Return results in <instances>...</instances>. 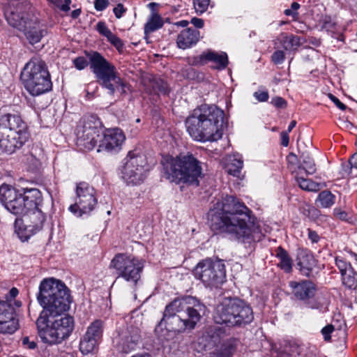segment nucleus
I'll return each mask as SVG.
<instances>
[{
    "mask_svg": "<svg viewBox=\"0 0 357 357\" xmlns=\"http://www.w3.org/2000/svg\"><path fill=\"white\" fill-rule=\"evenodd\" d=\"M0 202L11 213L26 215L27 225L24 224L22 218H16L14 223L15 231L22 242L43 229V197L38 189L22 188L18 190L3 184L0 186Z\"/></svg>",
    "mask_w": 357,
    "mask_h": 357,
    "instance_id": "f257e3e1",
    "label": "nucleus"
},
{
    "mask_svg": "<svg viewBox=\"0 0 357 357\" xmlns=\"http://www.w3.org/2000/svg\"><path fill=\"white\" fill-rule=\"evenodd\" d=\"M213 230L225 231L239 243L250 245L260 237V228L251 211L236 197L226 195L208 213Z\"/></svg>",
    "mask_w": 357,
    "mask_h": 357,
    "instance_id": "f03ea898",
    "label": "nucleus"
},
{
    "mask_svg": "<svg viewBox=\"0 0 357 357\" xmlns=\"http://www.w3.org/2000/svg\"><path fill=\"white\" fill-rule=\"evenodd\" d=\"M70 290L61 280L46 278V343H61L73 330V319L62 314L69 309Z\"/></svg>",
    "mask_w": 357,
    "mask_h": 357,
    "instance_id": "7ed1b4c3",
    "label": "nucleus"
},
{
    "mask_svg": "<svg viewBox=\"0 0 357 357\" xmlns=\"http://www.w3.org/2000/svg\"><path fill=\"white\" fill-rule=\"evenodd\" d=\"M207 311L206 306L193 296L177 298L166 305L156 330L165 326L174 333L192 330Z\"/></svg>",
    "mask_w": 357,
    "mask_h": 357,
    "instance_id": "20e7f679",
    "label": "nucleus"
},
{
    "mask_svg": "<svg viewBox=\"0 0 357 357\" xmlns=\"http://www.w3.org/2000/svg\"><path fill=\"white\" fill-rule=\"evenodd\" d=\"M224 112L217 106L203 105L193 110L186 119L189 135L197 141H217L222 135Z\"/></svg>",
    "mask_w": 357,
    "mask_h": 357,
    "instance_id": "39448f33",
    "label": "nucleus"
},
{
    "mask_svg": "<svg viewBox=\"0 0 357 357\" xmlns=\"http://www.w3.org/2000/svg\"><path fill=\"white\" fill-rule=\"evenodd\" d=\"M86 56L89 61L84 56H78L73 60V64L77 70H82L89 64L97 82L108 91L109 95L113 96L116 91H119L121 94L126 93V84L112 63L98 52L86 53Z\"/></svg>",
    "mask_w": 357,
    "mask_h": 357,
    "instance_id": "423d86ee",
    "label": "nucleus"
},
{
    "mask_svg": "<svg viewBox=\"0 0 357 357\" xmlns=\"http://www.w3.org/2000/svg\"><path fill=\"white\" fill-rule=\"evenodd\" d=\"M161 163L166 178L176 184L198 186L199 179L204 176L202 162L192 153L180 155L175 158L167 156Z\"/></svg>",
    "mask_w": 357,
    "mask_h": 357,
    "instance_id": "0eeeda50",
    "label": "nucleus"
},
{
    "mask_svg": "<svg viewBox=\"0 0 357 357\" xmlns=\"http://www.w3.org/2000/svg\"><path fill=\"white\" fill-rule=\"evenodd\" d=\"M213 317L218 324L241 327L253 321L254 313L251 306L245 301L237 298H227L217 305Z\"/></svg>",
    "mask_w": 357,
    "mask_h": 357,
    "instance_id": "6e6552de",
    "label": "nucleus"
},
{
    "mask_svg": "<svg viewBox=\"0 0 357 357\" xmlns=\"http://www.w3.org/2000/svg\"><path fill=\"white\" fill-rule=\"evenodd\" d=\"M26 124L17 114L0 118V151L8 154L20 148L28 139Z\"/></svg>",
    "mask_w": 357,
    "mask_h": 357,
    "instance_id": "1a4fd4ad",
    "label": "nucleus"
},
{
    "mask_svg": "<svg viewBox=\"0 0 357 357\" xmlns=\"http://www.w3.org/2000/svg\"><path fill=\"white\" fill-rule=\"evenodd\" d=\"M194 275L206 287H218L225 281V264L219 259L207 258L200 261L193 270Z\"/></svg>",
    "mask_w": 357,
    "mask_h": 357,
    "instance_id": "9d476101",
    "label": "nucleus"
},
{
    "mask_svg": "<svg viewBox=\"0 0 357 357\" xmlns=\"http://www.w3.org/2000/svg\"><path fill=\"white\" fill-rule=\"evenodd\" d=\"M20 78L25 88L32 96H39L45 92V63L39 57H33L26 64Z\"/></svg>",
    "mask_w": 357,
    "mask_h": 357,
    "instance_id": "9b49d317",
    "label": "nucleus"
},
{
    "mask_svg": "<svg viewBox=\"0 0 357 357\" xmlns=\"http://www.w3.org/2000/svg\"><path fill=\"white\" fill-rule=\"evenodd\" d=\"M96 116H86L76 129L77 144L80 149L92 150L100 139L102 129Z\"/></svg>",
    "mask_w": 357,
    "mask_h": 357,
    "instance_id": "f8f14e48",
    "label": "nucleus"
},
{
    "mask_svg": "<svg viewBox=\"0 0 357 357\" xmlns=\"http://www.w3.org/2000/svg\"><path fill=\"white\" fill-rule=\"evenodd\" d=\"M109 267L116 271L118 278H123L135 285L140 280L144 268L142 261L124 254H117L112 259Z\"/></svg>",
    "mask_w": 357,
    "mask_h": 357,
    "instance_id": "ddd939ff",
    "label": "nucleus"
},
{
    "mask_svg": "<svg viewBox=\"0 0 357 357\" xmlns=\"http://www.w3.org/2000/svg\"><path fill=\"white\" fill-rule=\"evenodd\" d=\"M97 202L94 188L87 183L81 182L76 188L75 202L69 206V211L81 217L92 211Z\"/></svg>",
    "mask_w": 357,
    "mask_h": 357,
    "instance_id": "4468645a",
    "label": "nucleus"
},
{
    "mask_svg": "<svg viewBox=\"0 0 357 357\" xmlns=\"http://www.w3.org/2000/svg\"><path fill=\"white\" fill-rule=\"evenodd\" d=\"M140 340V329L130 325L116 338L114 347L119 353L128 354L136 349Z\"/></svg>",
    "mask_w": 357,
    "mask_h": 357,
    "instance_id": "2eb2a0df",
    "label": "nucleus"
},
{
    "mask_svg": "<svg viewBox=\"0 0 357 357\" xmlns=\"http://www.w3.org/2000/svg\"><path fill=\"white\" fill-rule=\"evenodd\" d=\"M15 309L11 301H0V333H13L18 328Z\"/></svg>",
    "mask_w": 357,
    "mask_h": 357,
    "instance_id": "dca6fc26",
    "label": "nucleus"
},
{
    "mask_svg": "<svg viewBox=\"0 0 357 357\" xmlns=\"http://www.w3.org/2000/svg\"><path fill=\"white\" fill-rule=\"evenodd\" d=\"M125 139L123 131L119 128L106 130L99 139L98 151L117 152L121 150Z\"/></svg>",
    "mask_w": 357,
    "mask_h": 357,
    "instance_id": "f3484780",
    "label": "nucleus"
},
{
    "mask_svg": "<svg viewBox=\"0 0 357 357\" xmlns=\"http://www.w3.org/2000/svg\"><path fill=\"white\" fill-rule=\"evenodd\" d=\"M141 157H132L126 160L121 170L122 178L128 184H139L144 178Z\"/></svg>",
    "mask_w": 357,
    "mask_h": 357,
    "instance_id": "a211bd4d",
    "label": "nucleus"
},
{
    "mask_svg": "<svg viewBox=\"0 0 357 357\" xmlns=\"http://www.w3.org/2000/svg\"><path fill=\"white\" fill-rule=\"evenodd\" d=\"M289 286L294 297L301 301H307L313 298L317 289L316 285L310 280L290 281Z\"/></svg>",
    "mask_w": 357,
    "mask_h": 357,
    "instance_id": "6ab92c4d",
    "label": "nucleus"
},
{
    "mask_svg": "<svg viewBox=\"0 0 357 357\" xmlns=\"http://www.w3.org/2000/svg\"><path fill=\"white\" fill-rule=\"evenodd\" d=\"M225 334V331L218 326H208L203 332L199 338L200 343L205 348H212L220 343Z\"/></svg>",
    "mask_w": 357,
    "mask_h": 357,
    "instance_id": "aec40b11",
    "label": "nucleus"
},
{
    "mask_svg": "<svg viewBox=\"0 0 357 357\" xmlns=\"http://www.w3.org/2000/svg\"><path fill=\"white\" fill-rule=\"evenodd\" d=\"M195 63L200 65H204L207 61H213L216 64L214 68L218 70L225 69L228 64L227 55L225 52L218 54L215 52L208 51L195 57Z\"/></svg>",
    "mask_w": 357,
    "mask_h": 357,
    "instance_id": "412c9836",
    "label": "nucleus"
},
{
    "mask_svg": "<svg viewBox=\"0 0 357 357\" xmlns=\"http://www.w3.org/2000/svg\"><path fill=\"white\" fill-rule=\"evenodd\" d=\"M200 33L192 28H187L180 32L176 38L178 48L185 50L196 45L199 40Z\"/></svg>",
    "mask_w": 357,
    "mask_h": 357,
    "instance_id": "4be33fe9",
    "label": "nucleus"
},
{
    "mask_svg": "<svg viewBox=\"0 0 357 357\" xmlns=\"http://www.w3.org/2000/svg\"><path fill=\"white\" fill-rule=\"evenodd\" d=\"M297 260V265L299 266L301 273L309 277L316 265V261L312 254L307 250H301L298 252Z\"/></svg>",
    "mask_w": 357,
    "mask_h": 357,
    "instance_id": "5701e85b",
    "label": "nucleus"
},
{
    "mask_svg": "<svg viewBox=\"0 0 357 357\" xmlns=\"http://www.w3.org/2000/svg\"><path fill=\"white\" fill-rule=\"evenodd\" d=\"M45 291V279L42 280L39 286V292L37 296V299L39 304L43 307L39 317L36 320V326L38 328V335L42 340L45 341V317L43 316L45 312V296H43V291Z\"/></svg>",
    "mask_w": 357,
    "mask_h": 357,
    "instance_id": "b1692460",
    "label": "nucleus"
},
{
    "mask_svg": "<svg viewBox=\"0 0 357 357\" xmlns=\"http://www.w3.org/2000/svg\"><path fill=\"white\" fill-rule=\"evenodd\" d=\"M243 162L238 154L229 156L225 165L226 172L234 176L238 177L243 167Z\"/></svg>",
    "mask_w": 357,
    "mask_h": 357,
    "instance_id": "393cba45",
    "label": "nucleus"
},
{
    "mask_svg": "<svg viewBox=\"0 0 357 357\" xmlns=\"http://www.w3.org/2000/svg\"><path fill=\"white\" fill-rule=\"evenodd\" d=\"M236 341L229 340L219 349L211 354L210 357H231L236 350Z\"/></svg>",
    "mask_w": 357,
    "mask_h": 357,
    "instance_id": "a878e982",
    "label": "nucleus"
},
{
    "mask_svg": "<svg viewBox=\"0 0 357 357\" xmlns=\"http://www.w3.org/2000/svg\"><path fill=\"white\" fill-rule=\"evenodd\" d=\"M6 19L10 25L19 30L24 29L26 24H30V21L27 20L24 14L20 13L17 11H12L6 16Z\"/></svg>",
    "mask_w": 357,
    "mask_h": 357,
    "instance_id": "bb28decb",
    "label": "nucleus"
},
{
    "mask_svg": "<svg viewBox=\"0 0 357 357\" xmlns=\"http://www.w3.org/2000/svg\"><path fill=\"white\" fill-rule=\"evenodd\" d=\"M164 21L158 13L151 14L144 25V33L149 34L162 27Z\"/></svg>",
    "mask_w": 357,
    "mask_h": 357,
    "instance_id": "cd10ccee",
    "label": "nucleus"
},
{
    "mask_svg": "<svg viewBox=\"0 0 357 357\" xmlns=\"http://www.w3.org/2000/svg\"><path fill=\"white\" fill-rule=\"evenodd\" d=\"M278 40L286 50L296 49L300 46V38L292 34L282 33L280 35Z\"/></svg>",
    "mask_w": 357,
    "mask_h": 357,
    "instance_id": "c85d7f7f",
    "label": "nucleus"
},
{
    "mask_svg": "<svg viewBox=\"0 0 357 357\" xmlns=\"http://www.w3.org/2000/svg\"><path fill=\"white\" fill-rule=\"evenodd\" d=\"M300 159H302V162L298 166L299 169L305 170L307 174H313L316 172V167L314 160L307 151L300 153Z\"/></svg>",
    "mask_w": 357,
    "mask_h": 357,
    "instance_id": "c756f323",
    "label": "nucleus"
},
{
    "mask_svg": "<svg viewBox=\"0 0 357 357\" xmlns=\"http://www.w3.org/2000/svg\"><path fill=\"white\" fill-rule=\"evenodd\" d=\"M276 257L280 259L279 266L285 272H290L292 268L291 259L287 252L282 247H278L276 250Z\"/></svg>",
    "mask_w": 357,
    "mask_h": 357,
    "instance_id": "7c9ffc66",
    "label": "nucleus"
},
{
    "mask_svg": "<svg viewBox=\"0 0 357 357\" xmlns=\"http://www.w3.org/2000/svg\"><path fill=\"white\" fill-rule=\"evenodd\" d=\"M20 31L24 32L31 44L39 42L42 38L41 32L36 26L31 27V22H30V24H26L24 29H22Z\"/></svg>",
    "mask_w": 357,
    "mask_h": 357,
    "instance_id": "2f4dec72",
    "label": "nucleus"
},
{
    "mask_svg": "<svg viewBox=\"0 0 357 357\" xmlns=\"http://www.w3.org/2000/svg\"><path fill=\"white\" fill-rule=\"evenodd\" d=\"M98 341L95 340L94 337H90L86 335L80 341L79 350L83 354H90L96 349Z\"/></svg>",
    "mask_w": 357,
    "mask_h": 357,
    "instance_id": "473e14b6",
    "label": "nucleus"
},
{
    "mask_svg": "<svg viewBox=\"0 0 357 357\" xmlns=\"http://www.w3.org/2000/svg\"><path fill=\"white\" fill-rule=\"evenodd\" d=\"M90 337H94L98 342L100 340L102 335V322L100 320H96L88 328L85 334Z\"/></svg>",
    "mask_w": 357,
    "mask_h": 357,
    "instance_id": "72a5a7b5",
    "label": "nucleus"
},
{
    "mask_svg": "<svg viewBox=\"0 0 357 357\" xmlns=\"http://www.w3.org/2000/svg\"><path fill=\"white\" fill-rule=\"evenodd\" d=\"M342 284L349 289H355L357 287V278L351 267H349L347 271L342 273Z\"/></svg>",
    "mask_w": 357,
    "mask_h": 357,
    "instance_id": "f704fd0d",
    "label": "nucleus"
},
{
    "mask_svg": "<svg viewBox=\"0 0 357 357\" xmlns=\"http://www.w3.org/2000/svg\"><path fill=\"white\" fill-rule=\"evenodd\" d=\"M335 200V197L329 190H324L319 194L317 202L323 208H329L332 206Z\"/></svg>",
    "mask_w": 357,
    "mask_h": 357,
    "instance_id": "c9c22d12",
    "label": "nucleus"
},
{
    "mask_svg": "<svg viewBox=\"0 0 357 357\" xmlns=\"http://www.w3.org/2000/svg\"><path fill=\"white\" fill-rule=\"evenodd\" d=\"M296 181L301 188L307 191H317L319 190V184L310 179L297 176Z\"/></svg>",
    "mask_w": 357,
    "mask_h": 357,
    "instance_id": "e433bc0d",
    "label": "nucleus"
},
{
    "mask_svg": "<svg viewBox=\"0 0 357 357\" xmlns=\"http://www.w3.org/2000/svg\"><path fill=\"white\" fill-rule=\"evenodd\" d=\"M153 91L158 94L166 95L169 93V86L166 82L161 79H155L151 82Z\"/></svg>",
    "mask_w": 357,
    "mask_h": 357,
    "instance_id": "4c0bfd02",
    "label": "nucleus"
},
{
    "mask_svg": "<svg viewBox=\"0 0 357 357\" xmlns=\"http://www.w3.org/2000/svg\"><path fill=\"white\" fill-rule=\"evenodd\" d=\"M50 4H52L55 8L60 9L62 11L68 12L70 10V5L71 0H64L62 3V0H47Z\"/></svg>",
    "mask_w": 357,
    "mask_h": 357,
    "instance_id": "58836bf2",
    "label": "nucleus"
},
{
    "mask_svg": "<svg viewBox=\"0 0 357 357\" xmlns=\"http://www.w3.org/2000/svg\"><path fill=\"white\" fill-rule=\"evenodd\" d=\"M210 0H194V7L197 13H204L209 5Z\"/></svg>",
    "mask_w": 357,
    "mask_h": 357,
    "instance_id": "ea45409f",
    "label": "nucleus"
},
{
    "mask_svg": "<svg viewBox=\"0 0 357 357\" xmlns=\"http://www.w3.org/2000/svg\"><path fill=\"white\" fill-rule=\"evenodd\" d=\"M333 214L337 218L341 220L347 222H351V215L344 211H342L340 208H335L333 211Z\"/></svg>",
    "mask_w": 357,
    "mask_h": 357,
    "instance_id": "a19ab883",
    "label": "nucleus"
},
{
    "mask_svg": "<svg viewBox=\"0 0 357 357\" xmlns=\"http://www.w3.org/2000/svg\"><path fill=\"white\" fill-rule=\"evenodd\" d=\"M107 40L112 44L118 50H120L123 47L122 40L113 33L107 38Z\"/></svg>",
    "mask_w": 357,
    "mask_h": 357,
    "instance_id": "79ce46f5",
    "label": "nucleus"
},
{
    "mask_svg": "<svg viewBox=\"0 0 357 357\" xmlns=\"http://www.w3.org/2000/svg\"><path fill=\"white\" fill-rule=\"evenodd\" d=\"M96 27L98 31L106 38H108L112 33L104 22H99L97 24Z\"/></svg>",
    "mask_w": 357,
    "mask_h": 357,
    "instance_id": "37998d69",
    "label": "nucleus"
},
{
    "mask_svg": "<svg viewBox=\"0 0 357 357\" xmlns=\"http://www.w3.org/2000/svg\"><path fill=\"white\" fill-rule=\"evenodd\" d=\"M272 61L275 64L282 63L284 60V53L281 51H275L271 56Z\"/></svg>",
    "mask_w": 357,
    "mask_h": 357,
    "instance_id": "c03bdc74",
    "label": "nucleus"
},
{
    "mask_svg": "<svg viewBox=\"0 0 357 357\" xmlns=\"http://www.w3.org/2000/svg\"><path fill=\"white\" fill-rule=\"evenodd\" d=\"M22 346L29 349H34L36 348V342L34 340H31L29 337L24 336L22 338Z\"/></svg>",
    "mask_w": 357,
    "mask_h": 357,
    "instance_id": "a18cd8bd",
    "label": "nucleus"
},
{
    "mask_svg": "<svg viewBox=\"0 0 357 357\" xmlns=\"http://www.w3.org/2000/svg\"><path fill=\"white\" fill-rule=\"evenodd\" d=\"M335 263L337 266L340 269L341 274H342V273L347 271L349 267H351L350 264H348L344 260L339 259L337 257L335 259Z\"/></svg>",
    "mask_w": 357,
    "mask_h": 357,
    "instance_id": "49530a36",
    "label": "nucleus"
},
{
    "mask_svg": "<svg viewBox=\"0 0 357 357\" xmlns=\"http://www.w3.org/2000/svg\"><path fill=\"white\" fill-rule=\"evenodd\" d=\"M334 331V326L331 324H328L321 329V334L324 336L325 341L331 340V334Z\"/></svg>",
    "mask_w": 357,
    "mask_h": 357,
    "instance_id": "de8ad7c7",
    "label": "nucleus"
},
{
    "mask_svg": "<svg viewBox=\"0 0 357 357\" xmlns=\"http://www.w3.org/2000/svg\"><path fill=\"white\" fill-rule=\"evenodd\" d=\"M108 0H94V7L98 11H102L109 6Z\"/></svg>",
    "mask_w": 357,
    "mask_h": 357,
    "instance_id": "09e8293b",
    "label": "nucleus"
},
{
    "mask_svg": "<svg viewBox=\"0 0 357 357\" xmlns=\"http://www.w3.org/2000/svg\"><path fill=\"white\" fill-rule=\"evenodd\" d=\"M271 104L277 108H284L287 106V101L281 97H275L272 98Z\"/></svg>",
    "mask_w": 357,
    "mask_h": 357,
    "instance_id": "8fccbe9b",
    "label": "nucleus"
},
{
    "mask_svg": "<svg viewBox=\"0 0 357 357\" xmlns=\"http://www.w3.org/2000/svg\"><path fill=\"white\" fill-rule=\"evenodd\" d=\"M126 8L123 7L122 3H118L117 6L113 9V12L116 18H121L123 15L126 12Z\"/></svg>",
    "mask_w": 357,
    "mask_h": 357,
    "instance_id": "3c124183",
    "label": "nucleus"
},
{
    "mask_svg": "<svg viewBox=\"0 0 357 357\" xmlns=\"http://www.w3.org/2000/svg\"><path fill=\"white\" fill-rule=\"evenodd\" d=\"M254 96L257 98V100L260 102H266L268 99V93L267 91H256L254 93Z\"/></svg>",
    "mask_w": 357,
    "mask_h": 357,
    "instance_id": "603ef678",
    "label": "nucleus"
},
{
    "mask_svg": "<svg viewBox=\"0 0 357 357\" xmlns=\"http://www.w3.org/2000/svg\"><path fill=\"white\" fill-rule=\"evenodd\" d=\"M328 97L331 99V101L334 102V104L341 110H345L347 109V106L341 102L340 100L335 97L332 93H328Z\"/></svg>",
    "mask_w": 357,
    "mask_h": 357,
    "instance_id": "864d4df0",
    "label": "nucleus"
},
{
    "mask_svg": "<svg viewBox=\"0 0 357 357\" xmlns=\"http://www.w3.org/2000/svg\"><path fill=\"white\" fill-rule=\"evenodd\" d=\"M18 290L17 288L15 287H13L10 291H9V297L7 296H6V301H11V303H13V299H14L18 294ZM13 305V303H12Z\"/></svg>",
    "mask_w": 357,
    "mask_h": 357,
    "instance_id": "5fc2aeb1",
    "label": "nucleus"
},
{
    "mask_svg": "<svg viewBox=\"0 0 357 357\" xmlns=\"http://www.w3.org/2000/svg\"><path fill=\"white\" fill-rule=\"evenodd\" d=\"M191 23L198 29L202 28L204 26V20L200 18L193 17L191 20Z\"/></svg>",
    "mask_w": 357,
    "mask_h": 357,
    "instance_id": "6e6d98bb",
    "label": "nucleus"
},
{
    "mask_svg": "<svg viewBox=\"0 0 357 357\" xmlns=\"http://www.w3.org/2000/svg\"><path fill=\"white\" fill-rule=\"evenodd\" d=\"M287 161L290 165H295L298 162V156L294 153H290L287 157Z\"/></svg>",
    "mask_w": 357,
    "mask_h": 357,
    "instance_id": "4d7b16f0",
    "label": "nucleus"
},
{
    "mask_svg": "<svg viewBox=\"0 0 357 357\" xmlns=\"http://www.w3.org/2000/svg\"><path fill=\"white\" fill-rule=\"evenodd\" d=\"M308 237L312 243H317L319 240V236L314 231L309 229Z\"/></svg>",
    "mask_w": 357,
    "mask_h": 357,
    "instance_id": "13d9d810",
    "label": "nucleus"
},
{
    "mask_svg": "<svg viewBox=\"0 0 357 357\" xmlns=\"http://www.w3.org/2000/svg\"><path fill=\"white\" fill-rule=\"evenodd\" d=\"M281 144L284 146H287L289 145V135L287 132H282L281 133Z\"/></svg>",
    "mask_w": 357,
    "mask_h": 357,
    "instance_id": "bf43d9fd",
    "label": "nucleus"
},
{
    "mask_svg": "<svg viewBox=\"0 0 357 357\" xmlns=\"http://www.w3.org/2000/svg\"><path fill=\"white\" fill-rule=\"evenodd\" d=\"M52 88V83L50 80V75L46 70V92L51 91Z\"/></svg>",
    "mask_w": 357,
    "mask_h": 357,
    "instance_id": "052dcab7",
    "label": "nucleus"
},
{
    "mask_svg": "<svg viewBox=\"0 0 357 357\" xmlns=\"http://www.w3.org/2000/svg\"><path fill=\"white\" fill-rule=\"evenodd\" d=\"M147 6L151 11V14L158 13L156 12V8L159 6V3L156 2H151L147 5Z\"/></svg>",
    "mask_w": 357,
    "mask_h": 357,
    "instance_id": "680f3d73",
    "label": "nucleus"
},
{
    "mask_svg": "<svg viewBox=\"0 0 357 357\" xmlns=\"http://www.w3.org/2000/svg\"><path fill=\"white\" fill-rule=\"evenodd\" d=\"M349 163L351 167L357 169V152L350 158Z\"/></svg>",
    "mask_w": 357,
    "mask_h": 357,
    "instance_id": "e2e57ef3",
    "label": "nucleus"
},
{
    "mask_svg": "<svg viewBox=\"0 0 357 357\" xmlns=\"http://www.w3.org/2000/svg\"><path fill=\"white\" fill-rule=\"evenodd\" d=\"M80 13H81V10L80 9L74 10L71 13V17L73 19H76V18H77L79 16Z\"/></svg>",
    "mask_w": 357,
    "mask_h": 357,
    "instance_id": "0e129e2a",
    "label": "nucleus"
},
{
    "mask_svg": "<svg viewBox=\"0 0 357 357\" xmlns=\"http://www.w3.org/2000/svg\"><path fill=\"white\" fill-rule=\"evenodd\" d=\"M189 22L187 20H181L176 23V25L180 26L182 27H185L188 25Z\"/></svg>",
    "mask_w": 357,
    "mask_h": 357,
    "instance_id": "69168bd1",
    "label": "nucleus"
},
{
    "mask_svg": "<svg viewBox=\"0 0 357 357\" xmlns=\"http://www.w3.org/2000/svg\"><path fill=\"white\" fill-rule=\"evenodd\" d=\"M132 357H152L149 353L137 354Z\"/></svg>",
    "mask_w": 357,
    "mask_h": 357,
    "instance_id": "338daca9",
    "label": "nucleus"
},
{
    "mask_svg": "<svg viewBox=\"0 0 357 357\" xmlns=\"http://www.w3.org/2000/svg\"><path fill=\"white\" fill-rule=\"evenodd\" d=\"M300 8V4L297 2H293L291 5V9L294 10H297Z\"/></svg>",
    "mask_w": 357,
    "mask_h": 357,
    "instance_id": "774afa93",
    "label": "nucleus"
}]
</instances>
